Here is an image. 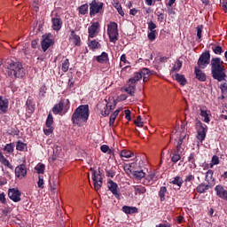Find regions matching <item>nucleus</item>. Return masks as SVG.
Wrapping results in <instances>:
<instances>
[{"instance_id": "nucleus-43", "label": "nucleus", "mask_w": 227, "mask_h": 227, "mask_svg": "<svg viewBox=\"0 0 227 227\" xmlns=\"http://www.w3.org/2000/svg\"><path fill=\"white\" fill-rule=\"evenodd\" d=\"M79 13H81V15H86V13H88V4L79 7Z\"/></svg>"}, {"instance_id": "nucleus-50", "label": "nucleus", "mask_w": 227, "mask_h": 227, "mask_svg": "<svg viewBox=\"0 0 227 227\" xmlns=\"http://www.w3.org/2000/svg\"><path fill=\"white\" fill-rule=\"evenodd\" d=\"M100 150L101 152H103V153H112V151L111 149H109V146L108 145H103L101 147H100Z\"/></svg>"}, {"instance_id": "nucleus-14", "label": "nucleus", "mask_w": 227, "mask_h": 227, "mask_svg": "<svg viewBox=\"0 0 227 227\" xmlns=\"http://www.w3.org/2000/svg\"><path fill=\"white\" fill-rule=\"evenodd\" d=\"M215 191L218 198H221V200H225V201H227V190L224 189L223 185H216L215 187Z\"/></svg>"}, {"instance_id": "nucleus-11", "label": "nucleus", "mask_w": 227, "mask_h": 227, "mask_svg": "<svg viewBox=\"0 0 227 227\" xmlns=\"http://www.w3.org/2000/svg\"><path fill=\"white\" fill-rule=\"evenodd\" d=\"M208 63H210V53L209 52L202 53L198 60L199 68H206Z\"/></svg>"}, {"instance_id": "nucleus-41", "label": "nucleus", "mask_w": 227, "mask_h": 227, "mask_svg": "<svg viewBox=\"0 0 227 227\" xmlns=\"http://www.w3.org/2000/svg\"><path fill=\"white\" fill-rule=\"evenodd\" d=\"M68 68H70V61L68 60V59H66L62 63L61 69L63 72H68Z\"/></svg>"}, {"instance_id": "nucleus-1", "label": "nucleus", "mask_w": 227, "mask_h": 227, "mask_svg": "<svg viewBox=\"0 0 227 227\" xmlns=\"http://www.w3.org/2000/svg\"><path fill=\"white\" fill-rule=\"evenodd\" d=\"M5 75L11 77V79H22L26 76V69L22 66V63L13 60L12 59H7L5 60Z\"/></svg>"}, {"instance_id": "nucleus-37", "label": "nucleus", "mask_w": 227, "mask_h": 227, "mask_svg": "<svg viewBox=\"0 0 227 227\" xmlns=\"http://www.w3.org/2000/svg\"><path fill=\"white\" fill-rule=\"evenodd\" d=\"M166 192H168V189L166 188V186L160 187L159 192L160 201H164V200H166Z\"/></svg>"}, {"instance_id": "nucleus-25", "label": "nucleus", "mask_w": 227, "mask_h": 227, "mask_svg": "<svg viewBox=\"0 0 227 227\" xmlns=\"http://www.w3.org/2000/svg\"><path fill=\"white\" fill-rule=\"evenodd\" d=\"M200 116L204 118L203 121H205V123H210V113L207 110L200 108Z\"/></svg>"}, {"instance_id": "nucleus-22", "label": "nucleus", "mask_w": 227, "mask_h": 227, "mask_svg": "<svg viewBox=\"0 0 227 227\" xmlns=\"http://www.w3.org/2000/svg\"><path fill=\"white\" fill-rule=\"evenodd\" d=\"M0 162L4 166H6V168H9V169H13V165L3 155V153H0Z\"/></svg>"}, {"instance_id": "nucleus-3", "label": "nucleus", "mask_w": 227, "mask_h": 227, "mask_svg": "<svg viewBox=\"0 0 227 227\" xmlns=\"http://www.w3.org/2000/svg\"><path fill=\"white\" fill-rule=\"evenodd\" d=\"M212 76L219 82L226 79V73H224V63L219 58H214L211 60Z\"/></svg>"}, {"instance_id": "nucleus-18", "label": "nucleus", "mask_w": 227, "mask_h": 227, "mask_svg": "<svg viewBox=\"0 0 227 227\" xmlns=\"http://www.w3.org/2000/svg\"><path fill=\"white\" fill-rule=\"evenodd\" d=\"M124 91L130 95V97H134L136 95V84L130 82H128V86L124 89Z\"/></svg>"}, {"instance_id": "nucleus-63", "label": "nucleus", "mask_w": 227, "mask_h": 227, "mask_svg": "<svg viewBox=\"0 0 227 227\" xmlns=\"http://www.w3.org/2000/svg\"><path fill=\"white\" fill-rule=\"evenodd\" d=\"M192 180H194V176H192V175H189L185 178V182H191Z\"/></svg>"}, {"instance_id": "nucleus-58", "label": "nucleus", "mask_w": 227, "mask_h": 227, "mask_svg": "<svg viewBox=\"0 0 227 227\" xmlns=\"http://www.w3.org/2000/svg\"><path fill=\"white\" fill-rule=\"evenodd\" d=\"M222 8L227 13V0H221Z\"/></svg>"}, {"instance_id": "nucleus-21", "label": "nucleus", "mask_w": 227, "mask_h": 227, "mask_svg": "<svg viewBox=\"0 0 227 227\" xmlns=\"http://www.w3.org/2000/svg\"><path fill=\"white\" fill-rule=\"evenodd\" d=\"M50 185L52 192L58 191V189H59V179L58 177L51 179V181H50Z\"/></svg>"}, {"instance_id": "nucleus-35", "label": "nucleus", "mask_w": 227, "mask_h": 227, "mask_svg": "<svg viewBox=\"0 0 227 227\" xmlns=\"http://www.w3.org/2000/svg\"><path fill=\"white\" fill-rule=\"evenodd\" d=\"M183 143H184V139L179 138L176 145V153H179L180 155L184 153V145H182Z\"/></svg>"}, {"instance_id": "nucleus-54", "label": "nucleus", "mask_w": 227, "mask_h": 227, "mask_svg": "<svg viewBox=\"0 0 227 227\" xmlns=\"http://www.w3.org/2000/svg\"><path fill=\"white\" fill-rule=\"evenodd\" d=\"M39 189H43V176H39V180L37 182Z\"/></svg>"}, {"instance_id": "nucleus-48", "label": "nucleus", "mask_w": 227, "mask_h": 227, "mask_svg": "<svg viewBox=\"0 0 227 227\" xmlns=\"http://www.w3.org/2000/svg\"><path fill=\"white\" fill-rule=\"evenodd\" d=\"M212 51L215 52V54H222L223 53V48L221 46H213Z\"/></svg>"}, {"instance_id": "nucleus-60", "label": "nucleus", "mask_w": 227, "mask_h": 227, "mask_svg": "<svg viewBox=\"0 0 227 227\" xmlns=\"http://www.w3.org/2000/svg\"><path fill=\"white\" fill-rule=\"evenodd\" d=\"M46 92H47V87L45 85H43L40 88V93H41V95H45Z\"/></svg>"}, {"instance_id": "nucleus-5", "label": "nucleus", "mask_w": 227, "mask_h": 227, "mask_svg": "<svg viewBox=\"0 0 227 227\" xmlns=\"http://www.w3.org/2000/svg\"><path fill=\"white\" fill-rule=\"evenodd\" d=\"M107 35L110 42L116 43L118 42V24L116 22H111L107 26Z\"/></svg>"}, {"instance_id": "nucleus-62", "label": "nucleus", "mask_w": 227, "mask_h": 227, "mask_svg": "<svg viewBox=\"0 0 227 227\" xmlns=\"http://www.w3.org/2000/svg\"><path fill=\"white\" fill-rule=\"evenodd\" d=\"M124 113L126 114V120L130 121V110H125Z\"/></svg>"}, {"instance_id": "nucleus-39", "label": "nucleus", "mask_w": 227, "mask_h": 227, "mask_svg": "<svg viewBox=\"0 0 227 227\" xmlns=\"http://www.w3.org/2000/svg\"><path fill=\"white\" fill-rule=\"evenodd\" d=\"M89 47H90V49H92V51H95V49L100 48V43L98 42H97L96 40H93L89 43Z\"/></svg>"}, {"instance_id": "nucleus-38", "label": "nucleus", "mask_w": 227, "mask_h": 227, "mask_svg": "<svg viewBox=\"0 0 227 227\" xmlns=\"http://www.w3.org/2000/svg\"><path fill=\"white\" fill-rule=\"evenodd\" d=\"M172 184L178 187H182V184H184V179H182V177H180V176H176L174 178V180L172 181Z\"/></svg>"}, {"instance_id": "nucleus-7", "label": "nucleus", "mask_w": 227, "mask_h": 227, "mask_svg": "<svg viewBox=\"0 0 227 227\" xmlns=\"http://www.w3.org/2000/svg\"><path fill=\"white\" fill-rule=\"evenodd\" d=\"M92 180L95 191H99L102 187V176L100 175V170H92Z\"/></svg>"}, {"instance_id": "nucleus-51", "label": "nucleus", "mask_w": 227, "mask_h": 227, "mask_svg": "<svg viewBox=\"0 0 227 227\" xmlns=\"http://www.w3.org/2000/svg\"><path fill=\"white\" fill-rule=\"evenodd\" d=\"M220 89H221L223 95H227V83L226 82L221 84Z\"/></svg>"}, {"instance_id": "nucleus-19", "label": "nucleus", "mask_w": 227, "mask_h": 227, "mask_svg": "<svg viewBox=\"0 0 227 227\" xmlns=\"http://www.w3.org/2000/svg\"><path fill=\"white\" fill-rule=\"evenodd\" d=\"M70 40L73 42V43H74V45H76L77 47H79V45H81V37L79 35H77L75 34V31L71 30V36H70Z\"/></svg>"}, {"instance_id": "nucleus-8", "label": "nucleus", "mask_w": 227, "mask_h": 227, "mask_svg": "<svg viewBox=\"0 0 227 227\" xmlns=\"http://www.w3.org/2000/svg\"><path fill=\"white\" fill-rule=\"evenodd\" d=\"M68 111V100L66 101V106L65 102L60 101L59 104L55 105L52 108V113L55 114H59L61 113H67Z\"/></svg>"}, {"instance_id": "nucleus-61", "label": "nucleus", "mask_w": 227, "mask_h": 227, "mask_svg": "<svg viewBox=\"0 0 227 227\" xmlns=\"http://www.w3.org/2000/svg\"><path fill=\"white\" fill-rule=\"evenodd\" d=\"M121 63H124V65H127V63H129V61H127V56H125V54H122L121 56Z\"/></svg>"}, {"instance_id": "nucleus-30", "label": "nucleus", "mask_w": 227, "mask_h": 227, "mask_svg": "<svg viewBox=\"0 0 227 227\" xmlns=\"http://www.w3.org/2000/svg\"><path fill=\"white\" fill-rule=\"evenodd\" d=\"M211 187L208 184H200L196 191L197 192H200V194H203V192H205V191H208V189H210Z\"/></svg>"}, {"instance_id": "nucleus-42", "label": "nucleus", "mask_w": 227, "mask_h": 227, "mask_svg": "<svg viewBox=\"0 0 227 227\" xmlns=\"http://www.w3.org/2000/svg\"><path fill=\"white\" fill-rule=\"evenodd\" d=\"M134 189L136 194H145L146 192V188H145V186H135Z\"/></svg>"}, {"instance_id": "nucleus-34", "label": "nucleus", "mask_w": 227, "mask_h": 227, "mask_svg": "<svg viewBox=\"0 0 227 227\" xmlns=\"http://www.w3.org/2000/svg\"><path fill=\"white\" fill-rule=\"evenodd\" d=\"M35 169L38 175H43V173H45V165L43 163H39L35 166Z\"/></svg>"}, {"instance_id": "nucleus-33", "label": "nucleus", "mask_w": 227, "mask_h": 227, "mask_svg": "<svg viewBox=\"0 0 227 227\" xmlns=\"http://www.w3.org/2000/svg\"><path fill=\"white\" fill-rule=\"evenodd\" d=\"M16 150H19L20 152H26V150H27V145L24 144V142L18 141Z\"/></svg>"}, {"instance_id": "nucleus-28", "label": "nucleus", "mask_w": 227, "mask_h": 227, "mask_svg": "<svg viewBox=\"0 0 227 227\" xmlns=\"http://www.w3.org/2000/svg\"><path fill=\"white\" fill-rule=\"evenodd\" d=\"M134 155V153H131L129 150H122L121 152V157L123 160H126V159H130Z\"/></svg>"}, {"instance_id": "nucleus-32", "label": "nucleus", "mask_w": 227, "mask_h": 227, "mask_svg": "<svg viewBox=\"0 0 227 227\" xmlns=\"http://www.w3.org/2000/svg\"><path fill=\"white\" fill-rule=\"evenodd\" d=\"M176 81H177L181 86H185V84H187V80H185V77L180 74H176Z\"/></svg>"}, {"instance_id": "nucleus-23", "label": "nucleus", "mask_w": 227, "mask_h": 227, "mask_svg": "<svg viewBox=\"0 0 227 227\" xmlns=\"http://www.w3.org/2000/svg\"><path fill=\"white\" fill-rule=\"evenodd\" d=\"M108 189L114 194V196H118V184L113 181H109Z\"/></svg>"}, {"instance_id": "nucleus-40", "label": "nucleus", "mask_w": 227, "mask_h": 227, "mask_svg": "<svg viewBox=\"0 0 227 227\" xmlns=\"http://www.w3.org/2000/svg\"><path fill=\"white\" fill-rule=\"evenodd\" d=\"M54 123V117H52V114L49 113L47 120H46V127H52Z\"/></svg>"}, {"instance_id": "nucleus-6", "label": "nucleus", "mask_w": 227, "mask_h": 227, "mask_svg": "<svg viewBox=\"0 0 227 227\" xmlns=\"http://www.w3.org/2000/svg\"><path fill=\"white\" fill-rule=\"evenodd\" d=\"M104 8V3L98 2L97 0H92L90 4V15L93 17V15H97V13H100V11Z\"/></svg>"}, {"instance_id": "nucleus-44", "label": "nucleus", "mask_w": 227, "mask_h": 227, "mask_svg": "<svg viewBox=\"0 0 227 227\" xmlns=\"http://www.w3.org/2000/svg\"><path fill=\"white\" fill-rule=\"evenodd\" d=\"M217 164H219V156L214 155L210 162V168H214V166H217Z\"/></svg>"}, {"instance_id": "nucleus-64", "label": "nucleus", "mask_w": 227, "mask_h": 227, "mask_svg": "<svg viewBox=\"0 0 227 227\" xmlns=\"http://www.w3.org/2000/svg\"><path fill=\"white\" fill-rule=\"evenodd\" d=\"M189 161L192 162V164H194V154H191L189 156Z\"/></svg>"}, {"instance_id": "nucleus-47", "label": "nucleus", "mask_w": 227, "mask_h": 227, "mask_svg": "<svg viewBox=\"0 0 227 227\" xmlns=\"http://www.w3.org/2000/svg\"><path fill=\"white\" fill-rule=\"evenodd\" d=\"M43 132H44L45 136H51V134H52V132H54V128L52 126L47 127V129H43Z\"/></svg>"}, {"instance_id": "nucleus-9", "label": "nucleus", "mask_w": 227, "mask_h": 227, "mask_svg": "<svg viewBox=\"0 0 227 227\" xmlns=\"http://www.w3.org/2000/svg\"><path fill=\"white\" fill-rule=\"evenodd\" d=\"M20 196H22V193L20 192V191H19V189H9L8 197L10 198V200H12V201H14V203H19V201H20Z\"/></svg>"}, {"instance_id": "nucleus-12", "label": "nucleus", "mask_w": 227, "mask_h": 227, "mask_svg": "<svg viewBox=\"0 0 227 227\" xmlns=\"http://www.w3.org/2000/svg\"><path fill=\"white\" fill-rule=\"evenodd\" d=\"M15 175L17 178H22L26 177V175H27V169L26 168V165L21 164L15 168Z\"/></svg>"}, {"instance_id": "nucleus-49", "label": "nucleus", "mask_w": 227, "mask_h": 227, "mask_svg": "<svg viewBox=\"0 0 227 227\" xmlns=\"http://www.w3.org/2000/svg\"><path fill=\"white\" fill-rule=\"evenodd\" d=\"M182 154L176 153H174L173 156H172V162H178V160H180V159H182Z\"/></svg>"}, {"instance_id": "nucleus-36", "label": "nucleus", "mask_w": 227, "mask_h": 227, "mask_svg": "<svg viewBox=\"0 0 227 227\" xmlns=\"http://www.w3.org/2000/svg\"><path fill=\"white\" fill-rule=\"evenodd\" d=\"M155 177V174L152 173L148 176H145V179L144 181V184L145 185H150L152 184H153V178Z\"/></svg>"}, {"instance_id": "nucleus-26", "label": "nucleus", "mask_w": 227, "mask_h": 227, "mask_svg": "<svg viewBox=\"0 0 227 227\" xmlns=\"http://www.w3.org/2000/svg\"><path fill=\"white\" fill-rule=\"evenodd\" d=\"M122 211L124 212V214H137V207L124 206L122 207Z\"/></svg>"}, {"instance_id": "nucleus-59", "label": "nucleus", "mask_w": 227, "mask_h": 227, "mask_svg": "<svg viewBox=\"0 0 227 227\" xmlns=\"http://www.w3.org/2000/svg\"><path fill=\"white\" fill-rule=\"evenodd\" d=\"M0 201H1V203H3L4 205L6 204V197L4 196V193H0Z\"/></svg>"}, {"instance_id": "nucleus-4", "label": "nucleus", "mask_w": 227, "mask_h": 227, "mask_svg": "<svg viewBox=\"0 0 227 227\" xmlns=\"http://www.w3.org/2000/svg\"><path fill=\"white\" fill-rule=\"evenodd\" d=\"M150 75H151L150 69L144 68V69L141 70V72L135 73L133 78H130L129 80V82L133 83V84H136L137 82V81H139L140 79H143L144 82H147Z\"/></svg>"}, {"instance_id": "nucleus-31", "label": "nucleus", "mask_w": 227, "mask_h": 227, "mask_svg": "<svg viewBox=\"0 0 227 227\" xmlns=\"http://www.w3.org/2000/svg\"><path fill=\"white\" fill-rule=\"evenodd\" d=\"M118 114H120V109L115 110L113 114H111L110 116V121H109V125L110 127H114V121L116 120V117L118 116Z\"/></svg>"}, {"instance_id": "nucleus-13", "label": "nucleus", "mask_w": 227, "mask_h": 227, "mask_svg": "<svg viewBox=\"0 0 227 227\" xmlns=\"http://www.w3.org/2000/svg\"><path fill=\"white\" fill-rule=\"evenodd\" d=\"M52 43H54V42H52V39H51L50 35H43V41L41 43V45L43 52H45L49 49V47L52 45Z\"/></svg>"}, {"instance_id": "nucleus-24", "label": "nucleus", "mask_w": 227, "mask_h": 227, "mask_svg": "<svg viewBox=\"0 0 227 227\" xmlns=\"http://www.w3.org/2000/svg\"><path fill=\"white\" fill-rule=\"evenodd\" d=\"M0 111L1 113H6L8 111V99L0 98Z\"/></svg>"}, {"instance_id": "nucleus-17", "label": "nucleus", "mask_w": 227, "mask_h": 227, "mask_svg": "<svg viewBox=\"0 0 227 227\" xmlns=\"http://www.w3.org/2000/svg\"><path fill=\"white\" fill-rule=\"evenodd\" d=\"M51 22H52V29L54 31H59V29H61V27L63 26V20H61V18L59 17L52 18Z\"/></svg>"}, {"instance_id": "nucleus-57", "label": "nucleus", "mask_w": 227, "mask_h": 227, "mask_svg": "<svg viewBox=\"0 0 227 227\" xmlns=\"http://www.w3.org/2000/svg\"><path fill=\"white\" fill-rule=\"evenodd\" d=\"M131 168L132 166L130 165L124 166V171L127 173V175H130L132 173Z\"/></svg>"}, {"instance_id": "nucleus-55", "label": "nucleus", "mask_w": 227, "mask_h": 227, "mask_svg": "<svg viewBox=\"0 0 227 227\" xmlns=\"http://www.w3.org/2000/svg\"><path fill=\"white\" fill-rule=\"evenodd\" d=\"M203 31V26H198L197 27V36L200 39H201V33Z\"/></svg>"}, {"instance_id": "nucleus-53", "label": "nucleus", "mask_w": 227, "mask_h": 227, "mask_svg": "<svg viewBox=\"0 0 227 227\" xmlns=\"http://www.w3.org/2000/svg\"><path fill=\"white\" fill-rule=\"evenodd\" d=\"M157 27V25H155V23H153V21H150L148 22V29L151 31H157L154 30Z\"/></svg>"}, {"instance_id": "nucleus-16", "label": "nucleus", "mask_w": 227, "mask_h": 227, "mask_svg": "<svg viewBox=\"0 0 227 227\" xmlns=\"http://www.w3.org/2000/svg\"><path fill=\"white\" fill-rule=\"evenodd\" d=\"M206 182H207V185L210 187H214L215 185V179L214 178V170H208L206 174Z\"/></svg>"}, {"instance_id": "nucleus-46", "label": "nucleus", "mask_w": 227, "mask_h": 227, "mask_svg": "<svg viewBox=\"0 0 227 227\" xmlns=\"http://www.w3.org/2000/svg\"><path fill=\"white\" fill-rule=\"evenodd\" d=\"M4 151L6 152V153H13V145L12 144H7L4 148Z\"/></svg>"}, {"instance_id": "nucleus-52", "label": "nucleus", "mask_w": 227, "mask_h": 227, "mask_svg": "<svg viewBox=\"0 0 227 227\" xmlns=\"http://www.w3.org/2000/svg\"><path fill=\"white\" fill-rule=\"evenodd\" d=\"M155 33H157V31H151V32L148 34V39H149L151 42H153V40H155V38H156Z\"/></svg>"}, {"instance_id": "nucleus-20", "label": "nucleus", "mask_w": 227, "mask_h": 227, "mask_svg": "<svg viewBox=\"0 0 227 227\" xmlns=\"http://www.w3.org/2000/svg\"><path fill=\"white\" fill-rule=\"evenodd\" d=\"M195 75L198 81H201V82L207 81V75H205V73H203V71H201L200 69H198L197 67H195Z\"/></svg>"}, {"instance_id": "nucleus-29", "label": "nucleus", "mask_w": 227, "mask_h": 227, "mask_svg": "<svg viewBox=\"0 0 227 227\" xmlns=\"http://www.w3.org/2000/svg\"><path fill=\"white\" fill-rule=\"evenodd\" d=\"M133 176L135 180H141V178H145V176H146V174L143 170H137L133 171Z\"/></svg>"}, {"instance_id": "nucleus-10", "label": "nucleus", "mask_w": 227, "mask_h": 227, "mask_svg": "<svg viewBox=\"0 0 227 227\" xmlns=\"http://www.w3.org/2000/svg\"><path fill=\"white\" fill-rule=\"evenodd\" d=\"M197 138L200 143H203V141H205V137H207V129L203 127V124L200 121L197 123Z\"/></svg>"}, {"instance_id": "nucleus-56", "label": "nucleus", "mask_w": 227, "mask_h": 227, "mask_svg": "<svg viewBox=\"0 0 227 227\" xmlns=\"http://www.w3.org/2000/svg\"><path fill=\"white\" fill-rule=\"evenodd\" d=\"M135 125H137V127H143V121H141V116H138L137 120H135Z\"/></svg>"}, {"instance_id": "nucleus-45", "label": "nucleus", "mask_w": 227, "mask_h": 227, "mask_svg": "<svg viewBox=\"0 0 227 227\" xmlns=\"http://www.w3.org/2000/svg\"><path fill=\"white\" fill-rule=\"evenodd\" d=\"M181 68H182V61L176 60V62L172 70L174 72H178Z\"/></svg>"}, {"instance_id": "nucleus-15", "label": "nucleus", "mask_w": 227, "mask_h": 227, "mask_svg": "<svg viewBox=\"0 0 227 227\" xmlns=\"http://www.w3.org/2000/svg\"><path fill=\"white\" fill-rule=\"evenodd\" d=\"M98 27H100L98 22H94L91 24V26L89 27V38H95V36L98 35Z\"/></svg>"}, {"instance_id": "nucleus-2", "label": "nucleus", "mask_w": 227, "mask_h": 227, "mask_svg": "<svg viewBox=\"0 0 227 227\" xmlns=\"http://www.w3.org/2000/svg\"><path fill=\"white\" fill-rule=\"evenodd\" d=\"M88 118H90V107L88 105H82L74 110L72 115V121L74 125L81 127V125L88 121Z\"/></svg>"}, {"instance_id": "nucleus-27", "label": "nucleus", "mask_w": 227, "mask_h": 227, "mask_svg": "<svg viewBox=\"0 0 227 227\" xmlns=\"http://www.w3.org/2000/svg\"><path fill=\"white\" fill-rule=\"evenodd\" d=\"M96 60L98 63H106V61H109V57L107 53L103 52L100 56L96 57Z\"/></svg>"}]
</instances>
